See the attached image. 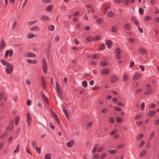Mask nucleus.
<instances>
[{
	"label": "nucleus",
	"instance_id": "obj_19",
	"mask_svg": "<svg viewBox=\"0 0 159 159\" xmlns=\"http://www.w3.org/2000/svg\"><path fill=\"white\" fill-rule=\"evenodd\" d=\"M26 56L27 57H34L36 56V55L32 52H29L27 53Z\"/></svg>",
	"mask_w": 159,
	"mask_h": 159
},
{
	"label": "nucleus",
	"instance_id": "obj_30",
	"mask_svg": "<svg viewBox=\"0 0 159 159\" xmlns=\"http://www.w3.org/2000/svg\"><path fill=\"white\" fill-rule=\"evenodd\" d=\"M48 30L52 31L54 29V26L53 25H51L48 26Z\"/></svg>",
	"mask_w": 159,
	"mask_h": 159
},
{
	"label": "nucleus",
	"instance_id": "obj_18",
	"mask_svg": "<svg viewBox=\"0 0 159 159\" xmlns=\"http://www.w3.org/2000/svg\"><path fill=\"white\" fill-rule=\"evenodd\" d=\"M140 76V74H135L133 76V80H136L139 79Z\"/></svg>",
	"mask_w": 159,
	"mask_h": 159
},
{
	"label": "nucleus",
	"instance_id": "obj_41",
	"mask_svg": "<svg viewBox=\"0 0 159 159\" xmlns=\"http://www.w3.org/2000/svg\"><path fill=\"white\" fill-rule=\"evenodd\" d=\"M88 84L86 80H84L82 82V85L84 87H86L87 86Z\"/></svg>",
	"mask_w": 159,
	"mask_h": 159
},
{
	"label": "nucleus",
	"instance_id": "obj_29",
	"mask_svg": "<svg viewBox=\"0 0 159 159\" xmlns=\"http://www.w3.org/2000/svg\"><path fill=\"white\" fill-rule=\"evenodd\" d=\"M117 27L116 26L114 25L111 28V31L112 32H116L117 31Z\"/></svg>",
	"mask_w": 159,
	"mask_h": 159
},
{
	"label": "nucleus",
	"instance_id": "obj_38",
	"mask_svg": "<svg viewBox=\"0 0 159 159\" xmlns=\"http://www.w3.org/2000/svg\"><path fill=\"white\" fill-rule=\"evenodd\" d=\"M19 121V117L18 116H16L15 118V124L16 125H17Z\"/></svg>",
	"mask_w": 159,
	"mask_h": 159
},
{
	"label": "nucleus",
	"instance_id": "obj_36",
	"mask_svg": "<svg viewBox=\"0 0 159 159\" xmlns=\"http://www.w3.org/2000/svg\"><path fill=\"white\" fill-rule=\"evenodd\" d=\"M116 150H111L108 151V152L111 154H114L116 152Z\"/></svg>",
	"mask_w": 159,
	"mask_h": 159
},
{
	"label": "nucleus",
	"instance_id": "obj_3",
	"mask_svg": "<svg viewBox=\"0 0 159 159\" xmlns=\"http://www.w3.org/2000/svg\"><path fill=\"white\" fill-rule=\"evenodd\" d=\"M40 94L43 99L45 101L46 103L49 105V102L48 99L47 97L45 96L44 93L43 91H41Z\"/></svg>",
	"mask_w": 159,
	"mask_h": 159
},
{
	"label": "nucleus",
	"instance_id": "obj_31",
	"mask_svg": "<svg viewBox=\"0 0 159 159\" xmlns=\"http://www.w3.org/2000/svg\"><path fill=\"white\" fill-rule=\"evenodd\" d=\"M93 40V38L92 36H88L86 38V40L88 42H90Z\"/></svg>",
	"mask_w": 159,
	"mask_h": 159
},
{
	"label": "nucleus",
	"instance_id": "obj_33",
	"mask_svg": "<svg viewBox=\"0 0 159 159\" xmlns=\"http://www.w3.org/2000/svg\"><path fill=\"white\" fill-rule=\"evenodd\" d=\"M56 88L57 89V91H58V90H60V86L58 83L57 82H56Z\"/></svg>",
	"mask_w": 159,
	"mask_h": 159
},
{
	"label": "nucleus",
	"instance_id": "obj_35",
	"mask_svg": "<svg viewBox=\"0 0 159 159\" xmlns=\"http://www.w3.org/2000/svg\"><path fill=\"white\" fill-rule=\"evenodd\" d=\"M152 92V90L151 89H149L144 93V94L146 95H149Z\"/></svg>",
	"mask_w": 159,
	"mask_h": 159
},
{
	"label": "nucleus",
	"instance_id": "obj_7",
	"mask_svg": "<svg viewBox=\"0 0 159 159\" xmlns=\"http://www.w3.org/2000/svg\"><path fill=\"white\" fill-rule=\"evenodd\" d=\"M110 70L107 68H105L100 71V73L102 75H106L110 72Z\"/></svg>",
	"mask_w": 159,
	"mask_h": 159
},
{
	"label": "nucleus",
	"instance_id": "obj_1",
	"mask_svg": "<svg viewBox=\"0 0 159 159\" xmlns=\"http://www.w3.org/2000/svg\"><path fill=\"white\" fill-rule=\"evenodd\" d=\"M42 67L44 72V73L46 74L47 73L48 69L47 64L46 61L44 58L43 59V60Z\"/></svg>",
	"mask_w": 159,
	"mask_h": 159
},
{
	"label": "nucleus",
	"instance_id": "obj_22",
	"mask_svg": "<svg viewBox=\"0 0 159 159\" xmlns=\"http://www.w3.org/2000/svg\"><path fill=\"white\" fill-rule=\"evenodd\" d=\"M57 96H58L59 98H60L61 100L63 99V97L62 96L60 90H58V91H57Z\"/></svg>",
	"mask_w": 159,
	"mask_h": 159
},
{
	"label": "nucleus",
	"instance_id": "obj_57",
	"mask_svg": "<svg viewBox=\"0 0 159 159\" xmlns=\"http://www.w3.org/2000/svg\"><path fill=\"white\" fill-rule=\"evenodd\" d=\"M19 144H18L17 146L16 149L14 151V153L18 152L19 151Z\"/></svg>",
	"mask_w": 159,
	"mask_h": 159
},
{
	"label": "nucleus",
	"instance_id": "obj_4",
	"mask_svg": "<svg viewBox=\"0 0 159 159\" xmlns=\"http://www.w3.org/2000/svg\"><path fill=\"white\" fill-rule=\"evenodd\" d=\"M32 121L31 116L29 113L28 112L26 114V122L28 125L29 126H30V123Z\"/></svg>",
	"mask_w": 159,
	"mask_h": 159
},
{
	"label": "nucleus",
	"instance_id": "obj_23",
	"mask_svg": "<svg viewBox=\"0 0 159 159\" xmlns=\"http://www.w3.org/2000/svg\"><path fill=\"white\" fill-rule=\"evenodd\" d=\"M108 65L107 62L106 61H101L100 63V65L102 66H106Z\"/></svg>",
	"mask_w": 159,
	"mask_h": 159
},
{
	"label": "nucleus",
	"instance_id": "obj_56",
	"mask_svg": "<svg viewBox=\"0 0 159 159\" xmlns=\"http://www.w3.org/2000/svg\"><path fill=\"white\" fill-rule=\"evenodd\" d=\"M154 132H153L151 133L149 137V140H151L153 138L154 135Z\"/></svg>",
	"mask_w": 159,
	"mask_h": 159
},
{
	"label": "nucleus",
	"instance_id": "obj_21",
	"mask_svg": "<svg viewBox=\"0 0 159 159\" xmlns=\"http://www.w3.org/2000/svg\"><path fill=\"white\" fill-rule=\"evenodd\" d=\"M107 15L108 16L110 17H113L114 16V13L112 11H108L107 13Z\"/></svg>",
	"mask_w": 159,
	"mask_h": 159
},
{
	"label": "nucleus",
	"instance_id": "obj_11",
	"mask_svg": "<svg viewBox=\"0 0 159 159\" xmlns=\"http://www.w3.org/2000/svg\"><path fill=\"white\" fill-rule=\"evenodd\" d=\"M1 41L2 43L0 46V49L1 50H2L3 48L6 46V44L4 40L3 39H2Z\"/></svg>",
	"mask_w": 159,
	"mask_h": 159
},
{
	"label": "nucleus",
	"instance_id": "obj_59",
	"mask_svg": "<svg viewBox=\"0 0 159 159\" xmlns=\"http://www.w3.org/2000/svg\"><path fill=\"white\" fill-rule=\"evenodd\" d=\"M100 87L99 86L94 87H93L92 89L93 90H100Z\"/></svg>",
	"mask_w": 159,
	"mask_h": 159
},
{
	"label": "nucleus",
	"instance_id": "obj_55",
	"mask_svg": "<svg viewBox=\"0 0 159 159\" xmlns=\"http://www.w3.org/2000/svg\"><path fill=\"white\" fill-rule=\"evenodd\" d=\"M35 149L39 154H40L41 153V149L40 148H39L38 147H37L35 148Z\"/></svg>",
	"mask_w": 159,
	"mask_h": 159
},
{
	"label": "nucleus",
	"instance_id": "obj_37",
	"mask_svg": "<svg viewBox=\"0 0 159 159\" xmlns=\"http://www.w3.org/2000/svg\"><path fill=\"white\" fill-rule=\"evenodd\" d=\"M128 75L125 74L124 75L122 78V80L123 81H126L128 80Z\"/></svg>",
	"mask_w": 159,
	"mask_h": 159
},
{
	"label": "nucleus",
	"instance_id": "obj_39",
	"mask_svg": "<svg viewBox=\"0 0 159 159\" xmlns=\"http://www.w3.org/2000/svg\"><path fill=\"white\" fill-rule=\"evenodd\" d=\"M101 47L99 50H102L105 48V46L104 43H102L100 45Z\"/></svg>",
	"mask_w": 159,
	"mask_h": 159
},
{
	"label": "nucleus",
	"instance_id": "obj_25",
	"mask_svg": "<svg viewBox=\"0 0 159 159\" xmlns=\"http://www.w3.org/2000/svg\"><path fill=\"white\" fill-rule=\"evenodd\" d=\"M39 121L41 123H42L44 125H46V121L44 119H39Z\"/></svg>",
	"mask_w": 159,
	"mask_h": 159
},
{
	"label": "nucleus",
	"instance_id": "obj_53",
	"mask_svg": "<svg viewBox=\"0 0 159 159\" xmlns=\"http://www.w3.org/2000/svg\"><path fill=\"white\" fill-rule=\"evenodd\" d=\"M109 121L111 123H113L115 122V119L113 117H110L109 118Z\"/></svg>",
	"mask_w": 159,
	"mask_h": 159
},
{
	"label": "nucleus",
	"instance_id": "obj_28",
	"mask_svg": "<svg viewBox=\"0 0 159 159\" xmlns=\"http://www.w3.org/2000/svg\"><path fill=\"white\" fill-rule=\"evenodd\" d=\"M1 62L3 65L5 66H6L9 63L3 59H2L1 60Z\"/></svg>",
	"mask_w": 159,
	"mask_h": 159
},
{
	"label": "nucleus",
	"instance_id": "obj_47",
	"mask_svg": "<svg viewBox=\"0 0 159 159\" xmlns=\"http://www.w3.org/2000/svg\"><path fill=\"white\" fill-rule=\"evenodd\" d=\"M116 3H121L124 2L125 0H114Z\"/></svg>",
	"mask_w": 159,
	"mask_h": 159
},
{
	"label": "nucleus",
	"instance_id": "obj_26",
	"mask_svg": "<svg viewBox=\"0 0 159 159\" xmlns=\"http://www.w3.org/2000/svg\"><path fill=\"white\" fill-rule=\"evenodd\" d=\"M103 21L102 18H100L97 19L96 20V22L99 24L102 23Z\"/></svg>",
	"mask_w": 159,
	"mask_h": 159
},
{
	"label": "nucleus",
	"instance_id": "obj_27",
	"mask_svg": "<svg viewBox=\"0 0 159 159\" xmlns=\"http://www.w3.org/2000/svg\"><path fill=\"white\" fill-rule=\"evenodd\" d=\"M116 121L118 123H121L123 121V119L121 117H116Z\"/></svg>",
	"mask_w": 159,
	"mask_h": 159
},
{
	"label": "nucleus",
	"instance_id": "obj_50",
	"mask_svg": "<svg viewBox=\"0 0 159 159\" xmlns=\"http://www.w3.org/2000/svg\"><path fill=\"white\" fill-rule=\"evenodd\" d=\"M91 58L93 59H98V56L97 54L93 55L91 57Z\"/></svg>",
	"mask_w": 159,
	"mask_h": 159
},
{
	"label": "nucleus",
	"instance_id": "obj_40",
	"mask_svg": "<svg viewBox=\"0 0 159 159\" xmlns=\"http://www.w3.org/2000/svg\"><path fill=\"white\" fill-rule=\"evenodd\" d=\"M30 30H39V28L38 26H35L31 28Z\"/></svg>",
	"mask_w": 159,
	"mask_h": 159
},
{
	"label": "nucleus",
	"instance_id": "obj_62",
	"mask_svg": "<svg viewBox=\"0 0 159 159\" xmlns=\"http://www.w3.org/2000/svg\"><path fill=\"white\" fill-rule=\"evenodd\" d=\"M6 66L7 67L6 68L7 69H9V68H11V67H13V65H11L10 63L8 64Z\"/></svg>",
	"mask_w": 159,
	"mask_h": 159
},
{
	"label": "nucleus",
	"instance_id": "obj_24",
	"mask_svg": "<svg viewBox=\"0 0 159 159\" xmlns=\"http://www.w3.org/2000/svg\"><path fill=\"white\" fill-rule=\"evenodd\" d=\"M114 52L116 54H120L121 53V51L119 48H118L115 49Z\"/></svg>",
	"mask_w": 159,
	"mask_h": 159
},
{
	"label": "nucleus",
	"instance_id": "obj_14",
	"mask_svg": "<svg viewBox=\"0 0 159 159\" xmlns=\"http://www.w3.org/2000/svg\"><path fill=\"white\" fill-rule=\"evenodd\" d=\"M49 19V18L44 15H42L40 16V19L41 20L43 21H46L48 20Z\"/></svg>",
	"mask_w": 159,
	"mask_h": 159
},
{
	"label": "nucleus",
	"instance_id": "obj_5",
	"mask_svg": "<svg viewBox=\"0 0 159 159\" xmlns=\"http://www.w3.org/2000/svg\"><path fill=\"white\" fill-rule=\"evenodd\" d=\"M13 53V52L12 50H7L6 51L5 55V58H6L9 55V57H11Z\"/></svg>",
	"mask_w": 159,
	"mask_h": 159
},
{
	"label": "nucleus",
	"instance_id": "obj_63",
	"mask_svg": "<svg viewBox=\"0 0 159 159\" xmlns=\"http://www.w3.org/2000/svg\"><path fill=\"white\" fill-rule=\"evenodd\" d=\"M142 123V121H139L137 122L136 123V125L138 127H139V126H140Z\"/></svg>",
	"mask_w": 159,
	"mask_h": 159
},
{
	"label": "nucleus",
	"instance_id": "obj_12",
	"mask_svg": "<svg viewBox=\"0 0 159 159\" xmlns=\"http://www.w3.org/2000/svg\"><path fill=\"white\" fill-rule=\"evenodd\" d=\"M118 80V78L116 75H113L111 77V83H114L116 81Z\"/></svg>",
	"mask_w": 159,
	"mask_h": 159
},
{
	"label": "nucleus",
	"instance_id": "obj_64",
	"mask_svg": "<svg viewBox=\"0 0 159 159\" xmlns=\"http://www.w3.org/2000/svg\"><path fill=\"white\" fill-rule=\"evenodd\" d=\"M154 124L155 125H159V119L156 120L154 121Z\"/></svg>",
	"mask_w": 159,
	"mask_h": 159
},
{
	"label": "nucleus",
	"instance_id": "obj_42",
	"mask_svg": "<svg viewBox=\"0 0 159 159\" xmlns=\"http://www.w3.org/2000/svg\"><path fill=\"white\" fill-rule=\"evenodd\" d=\"M152 20V18L150 16H146L145 17L144 20L146 21L150 20Z\"/></svg>",
	"mask_w": 159,
	"mask_h": 159
},
{
	"label": "nucleus",
	"instance_id": "obj_6",
	"mask_svg": "<svg viewBox=\"0 0 159 159\" xmlns=\"http://www.w3.org/2000/svg\"><path fill=\"white\" fill-rule=\"evenodd\" d=\"M106 43L107 48L110 49L112 46L113 43L111 40H108L106 41Z\"/></svg>",
	"mask_w": 159,
	"mask_h": 159
},
{
	"label": "nucleus",
	"instance_id": "obj_43",
	"mask_svg": "<svg viewBox=\"0 0 159 159\" xmlns=\"http://www.w3.org/2000/svg\"><path fill=\"white\" fill-rule=\"evenodd\" d=\"M35 35L36 36V35H34L32 33H30L28 35V37L29 38H33L34 37Z\"/></svg>",
	"mask_w": 159,
	"mask_h": 159
},
{
	"label": "nucleus",
	"instance_id": "obj_15",
	"mask_svg": "<svg viewBox=\"0 0 159 159\" xmlns=\"http://www.w3.org/2000/svg\"><path fill=\"white\" fill-rule=\"evenodd\" d=\"M6 73L7 74H10L13 71V67H11V68L9 69L6 68Z\"/></svg>",
	"mask_w": 159,
	"mask_h": 159
},
{
	"label": "nucleus",
	"instance_id": "obj_9",
	"mask_svg": "<svg viewBox=\"0 0 159 159\" xmlns=\"http://www.w3.org/2000/svg\"><path fill=\"white\" fill-rule=\"evenodd\" d=\"M75 143V141L74 139L70 140L66 143V145L68 148H71L72 147Z\"/></svg>",
	"mask_w": 159,
	"mask_h": 159
},
{
	"label": "nucleus",
	"instance_id": "obj_17",
	"mask_svg": "<svg viewBox=\"0 0 159 159\" xmlns=\"http://www.w3.org/2000/svg\"><path fill=\"white\" fill-rule=\"evenodd\" d=\"M124 28L126 30H129L131 28V25L129 24H125L124 25Z\"/></svg>",
	"mask_w": 159,
	"mask_h": 159
},
{
	"label": "nucleus",
	"instance_id": "obj_44",
	"mask_svg": "<svg viewBox=\"0 0 159 159\" xmlns=\"http://www.w3.org/2000/svg\"><path fill=\"white\" fill-rule=\"evenodd\" d=\"M144 143H145V141H143V140L141 141L140 142L139 144V148H141L144 145Z\"/></svg>",
	"mask_w": 159,
	"mask_h": 159
},
{
	"label": "nucleus",
	"instance_id": "obj_32",
	"mask_svg": "<svg viewBox=\"0 0 159 159\" xmlns=\"http://www.w3.org/2000/svg\"><path fill=\"white\" fill-rule=\"evenodd\" d=\"M47 10L49 11H51L52 10L53 6L52 5H50L46 8Z\"/></svg>",
	"mask_w": 159,
	"mask_h": 159
},
{
	"label": "nucleus",
	"instance_id": "obj_45",
	"mask_svg": "<svg viewBox=\"0 0 159 159\" xmlns=\"http://www.w3.org/2000/svg\"><path fill=\"white\" fill-rule=\"evenodd\" d=\"M141 114L140 113L136 115L135 117V119L137 120L141 118L142 116H141Z\"/></svg>",
	"mask_w": 159,
	"mask_h": 159
},
{
	"label": "nucleus",
	"instance_id": "obj_60",
	"mask_svg": "<svg viewBox=\"0 0 159 159\" xmlns=\"http://www.w3.org/2000/svg\"><path fill=\"white\" fill-rule=\"evenodd\" d=\"M156 107V105L154 103H151L149 105V107L150 108H154Z\"/></svg>",
	"mask_w": 159,
	"mask_h": 159
},
{
	"label": "nucleus",
	"instance_id": "obj_46",
	"mask_svg": "<svg viewBox=\"0 0 159 159\" xmlns=\"http://www.w3.org/2000/svg\"><path fill=\"white\" fill-rule=\"evenodd\" d=\"M114 109L116 111H122V108H120V107H117V106H115L114 107Z\"/></svg>",
	"mask_w": 159,
	"mask_h": 159
},
{
	"label": "nucleus",
	"instance_id": "obj_61",
	"mask_svg": "<svg viewBox=\"0 0 159 159\" xmlns=\"http://www.w3.org/2000/svg\"><path fill=\"white\" fill-rule=\"evenodd\" d=\"M32 146L34 148H35L37 147V143L35 141H33L32 143Z\"/></svg>",
	"mask_w": 159,
	"mask_h": 159
},
{
	"label": "nucleus",
	"instance_id": "obj_54",
	"mask_svg": "<svg viewBox=\"0 0 159 159\" xmlns=\"http://www.w3.org/2000/svg\"><path fill=\"white\" fill-rule=\"evenodd\" d=\"M139 11L140 15H143V14L144 10L142 8H139Z\"/></svg>",
	"mask_w": 159,
	"mask_h": 159
},
{
	"label": "nucleus",
	"instance_id": "obj_10",
	"mask_svg": "<svg viewBox=\"0 0 159 159\" xmlns=\"http://www.w3.org/2000/svg\"><path fill=\"white\" fill-rule=\"evenodd\" d=\"M138 51L141 54H146L147 53V50L143 48H139L138 49Z\"/></svg>",
	"mask_w": 159,
	"mask_h": 159
},
{
	"label": "nucleus",
	"instance_id": "obj_49",
	"mask_svg": "<svg viewBox=\"0 0 159 159\" xmlns=\"http://www.w3.org/2000/svg\"><path fill=\"white\" fill-rule=\"evenodd\" d=\"M100 38L98 35H96L94 38H93V40L94 41H97L100 39Z\"/></svg>",
	"mask_w": 159,
	"mask_h": 159
},
{
	"label": "nucleus",
	"instance_id": "obj_34",
	"mask_svg": "<svg viewBox=\"0 0 159 159\" xmlns=\"http://www.w3.org/2000/svg\"><path fill=\"white\" fill-rule=\"evenodd\" d=\"M143 134H140L137 136L136 138V139L138 140H140L143 137Z\"/></svg>",
	"mask_w": 159,
	"mask_h": 159
},
{
	"label": "nucleus",
	"instance_id": "obj_2",
	"mask_svg": "<svg viewBox=\"0 0 159 159\" xmlns=\"http://www.w3.org/2000/svg\"><path fill=\"white\" fill-rule=\"evenodd\" d=\"M131 20L133 22L135 25L137 26H139V24L138 21L137 20L136 16L134 15H132L131 17Z\"/></svg>",
	"mask_w": 159,
	"mask_h": 159
},
{
	"label": "nucleus",
	"instance_id": "obj_58",
	"mask_svg": "<svg viewBox=\"0 0 159 159\" xmlns=\"http://www.w3.org/2000/svg\"><path fill=\"white\" fill-rule=\"evenodd\" d=\"M7 134V132H6L4 133L2 135L0 136V139H3L4 137L6 136Z\"/></svg>",
	"mask_w": 159,
	"mask_h": 159
},
{
	"label": "nucleus",
	"instance_id": "obj_16",
	"mask_svg": "<svg viewBox=\"0 0 159 159\" xmlns=\"http://www.w3.org/2000/svg\"><path fill=\"white\" fill-rule=\"evenodd\" d=\"M147 154V151L146 149H145L143 150L140 153L139 156L140 157H142L145 156Z\"/></svg>",
	"mask_w": 159,
	"mask_h": 159
},
{
	"label": "nucleus",
	"instance_id": "obj_51",
	"mask_svg": "<svg viewBox=\"0 0 159 159\" xmlns=\"http://www.w3.org/2000/svg\"><path fill=\"white\" fill-rule=\"evenodd\" d=\"M41 80L42 84L45 83V80L43 76H42L41 77Z\"/></svg>",
	"mask_w": 159,
	"mask_h": 159
},
{
	"label": "nucleus",
	"instance_id": "obj_8",
	"mask_svg": "<svg viewBox=\"0 0 159 159\" xmlns=\"http://www.w3.org/2000/svg\"><path fill=\"white\" fill-rule=\"evenodd\" d=\"M156 112L154 111H149L146 115L148 117L150 118L153 116L155 114Z\"/></svg>",
	"mask_w": 159,
	"mask_h": 159
},
{
	"label": "nucleus",
	"instance_id": "obj_13",
	"mask_svg": "<svg viewBox=\"0 0 159 159\" xmlns=\"http://www.w3.org/2000/svg\"><path fill=\"white\" fill-rule=\"evenodd\" d=\"M61 106L63 107L64 113L65 114V115L66 117V118L68 119H69V114H68V111H67L66 108L64 107V106L63 105H62Z\"/></svg>",
	"mask_w": 159,
	"mask_h": 159
},
{
	"label": "nucleus",
	"instance_id": "obj_52",
	"mask_svg": "<svg viewBox=\"0 0 159 159\" xmlns=\"http://www.w3.org/2000/svg\"><path fill=\"white\" fill-rule=\"evenodd\" d=\"M110 6L108 5H107L104 8V9L105 10V11H104V13L105 14L107 11L110 8Z\"/></svg>",
	"mask_w": 159,
	"mask_h": 159
},
{
	"label": "nucleus",
	"instance_id": "obj_20",
	"mask_svg": "<svg viewBox=\"0 0 159 159\" xmlns=\"http://www.w3.org/2000/svg\"><path fill=\"white\" fill-rule=\"evenodd\" d=\"M51 158L52 154L51 153H47L45 155L44 159H51Z\"/></svg>",
	"mask_w": 159,
	"mask_h": 159
},
{
	"label": "nucleus",
	"instance_id": "obj_48",
	"mask_svg": "<svg viewBox=\"0 0 159 159\" xmlns=\"http://www.w3.org/2000/svg\"><path fill=\"white\" fill-rule=\"evenodd\" d=\"M107 154L104 153L101 155L100 157V159H104L106 156Z\"/></svg>",
	"mask_w": 159,
	"mask_h": 159
}]
</instances>
